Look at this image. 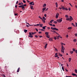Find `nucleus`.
Segmentation results:
<instances>
[{
	"instance_id": "1",
	"label": "nucleus",
	"mask_w": 77,
	"mask_h": 77,
	"mask_svg": "<svg viewBox=\"0 0 77 77\" xmlns=\"http://www.w3.org/2000/svg\"><path fill=\"white\" fill-rule=\"evenodd\" d=\"M64 50H65V48L63 47V46H61V51L63 53H64Z\"/></svg>"
},
{
	"instance_id": "2",
	"label": "nucleus",
	"mask_w": 77,
	"mask_h": 77,
	"mask_svg": "<svg viewBox=\"0 0 77 77\" xmlns=\"http://www.w3.org/2000/svg\"><path fill=\"white\" fill-rule=\"evenodd\" d=\"M57 21L58 23H61V22L62 21V18H61L60 19L57 20Z\"/></svg>"
},
{
	"instance_id": "3",
	"label": "nucleus",
	"mask_w": 77,
	"mask_h": 77,
	"mask_svg": "<svg viewBox=\"0 0 77 77\" xmlns=\"http://www.w3.org/2000/svg\"><path fill=\"white\" fill-rule=\"evenodd\" d=\"M69 19H70V21H71L72 20H73V18H72V17H71V16H69Z\"/></svg>"
},
{
	"instance_id": "4",
	"label": "nucleus",
	"mask_w": 77,
	"mask_h": 77,
	"mask_svg": "<svg viewBox=\"0 0 77 77\" xmlns=\"http://www.w3.org/2000/svg\"><path fill=\"white\" fill-rule=\"evenodd\" d=\"M29 5H35V3L33 2H32L29 3Z\"/></svg>"
},
{
	"instance_id": "5",
	"label": "nucleus",
	"mask_w": 77,
	"mask_h": 77,
	"mask_svg": "<svg viewBox=\"0 0 77 77\" xmlns=\"http://www.w3.org/2000/svg\"><path fill=\"white\" fill-rule=\"evenodd\" d=\"M59 15V13L57 14L56 15V18H58V16Z\"/></svg>"
},
{
	"instance_id": "6",
	"label": "nucleus",
	"mask_w": 77,
	"mask_h": 77,
	"mask_svg": "<svg viewBox=\"0 0 77 77\" xmlns=\"http://www.w3.org/2000/svg\"><path fill=\"white\" fill-rule=\"evenodd\" d=\"M39 23V25H40V26H39L40 27H42V26H43V24H41V23Z\"/></svg>"
},
{
	"instance_id": "7",
	"label": "nucleus",
	"mask_w": 77,
	"mask_h": 77,
	"mask_svg": "<svg viewBox=\"0 0 77 77\" xmlns=\"http://www.w3.org/2000/svg\"><path fill=\"white\" fill-rule=\"evenodd\" d=\"M66 20H67V21H70V19L68 17L66 19Z\"/></svg>"
},
{
	"instance_id": "8",
	"label": "nucleus",
	"mask_w": 77,
	"mask_h": 77,
	"mask_svg": "<svg viewBox=\"0 0 77 77\" xmlns=\"http://www.w3.org/2000/svg\"><path fill=\"white\" fill-rule=\"evenodd\" d=\"M47 6V5H46V4H43V8H44V7H45V6Z\"/></svg>"
},
{
	"instance_id": "9",
	"label": "nucleus",
	"mask_w": 77,
	"mask_h": 77,
	"mask_svg": "<svg viewBox=\"0 0 77 77\" xmlns=\"http://www.w3.org/2000/svg\"><path fill=\"white\" fill-rule=\"evenodd\" d=\"M72 75H73L74 76H76V77H77V75L75 74V73H73L72 74Z\"/></svg>"
},
{
	"instance_id": "10",
	"label": "nucleus",
	"mask_w": 77,
	"mask_h": 77,
	"mask_svg": "<svg viewBox=\"0 0 77 77\" xmlns=\"http://www.w3.org/2000/svg\"><path fill=\"white\" fill-rule=\"evenodd\" d=\"M51 29H52V30H55V28H53V27H51Z\"/></svg>"
},
{
	"instance_id": "11",
	"label": "nucleus",
	"mask_w": 77,
	"mask_h": 77,
	"mask_svg": "<svg viewBox=\"0 0 77 77\" xmlns=\"http://www.w3.org/2000/svg\"><path fill=\"white\" fill-rule=\"evenodd\" d=\"M20 67H19L18 69L17 70V72H19V71H20Z\"/></svg>"
},
{
	"instance_id": "12",
	"label": "nucleus",
	"mask_w": 77,
	"mask_h": 77,
	"mask_svg": "<svg viewBox=\"0 0 77 77\" xmlns=\"http://www.w3.org/2000/svg\"><path fill=\"white\" fill-rule=\"evenodd\" d=\"M68 30H69V29H72V27H69L68 28Z\"/></svg>"
},
{
	"instance_id": "13",
	"label": "nucleus",
	"mask_w": 77,
	"mask_h": 77,
	"mask_svg": "<svg viewBox=\"0 0 77 77\" xmlns=\"http://www.w3.org/2000/svg\"><path fill=\"white\" fill-rule=\"evenodd\" d=\"M71 58H69V62H71Z\"/></svg>"
},
{
	"instance_id": "14",
	"label": "nucleus",
	"mask_w": 77,
	"mask_h": 77,
	"mask_svg": "<svg viewBox=\"0 0 77 77\" xmlns=\"http://www.w3.org/2000/svg\"><path fill=\"white\" fill-rule=\"evenodd\" d=\"M72 25L74 27H75V25L73 23H72Z\"/></svg>"
},
{
	"instance_id": "15",
	"label": "nucleus",
	"mask_w": 77,
	"mask_h": 77,
	"mask_svg": "<svg viewBox=\"0 0 77 77\" xmlns=\"http://www.w3.org/2000/svg\"><path fill=\"white\" fill-rule=\"evenodd\" d=\"M22 8L23 10H24V9H25V8H24V7L23 6V5H22Z\"/></svg>"
},
{
	"instance_id": "16",
	"label": "nucleus",
	"mask_w": 77,
	"mask_h": 77,
	"mask_svg": "<svg viewBox=\"0 0 77 77\" xmlns=\"http://www.w3.org/2000/svg\"><path fill=\"white\" fill-rule=\"evenodd\" d=\"M31 33L32 34V35H34L35 34H36V32H31Z\"/></svg>"
},
{
	"instance_id": "17",
	"label": "nucleus",
	"mask_w": 77,
	"mask_h": 77,
	"mask_svg": "<svg viewBox=\"0 0 77 77\" xmlns=\"http://www.w3.org/2000/svg\"><path fill=\"white\" fill-rule=\"evenodd\" d=\"M49 40L50 41H53V39L51 38H50L49 39Z\"/></svg>"
},
{
	"instance_id": "18",
	"label": "nucleus",
	"mask_w": 77,
	"mask_h": 77,
	"mask_svg": "<svg viewBox=\"0 0 77 77\" xmlns=\"http://www.w3.org/2000/svg\"><path fill=\"white\" fill-rule=\"evenodd\" d=\"M48 45V44H46V45H45V48H47V46Z\"/></svg>"
},
{
	"instance_id": "19",
	"label": "nucleus",
	"mask_w": 77,
	"mask_h": 77,
	"mask_svg": "<svg viewBox=\"0 0 77 77\" xmlns=\"http://www.w3.org/2000/svg\"><path fill=\"white\" fill-rule=\"evenodd\" d=\"M45 34L46 35H48V32H45Z\"/></svg>"
},
{
	"instance_id": "20",
	"label": "nucleus",
	"mask_w": 77,
	"mask_h": 77,
	"mask_svg": "<svg viewBox=\"0 0 77 77\" xmlns=\"http://www.w3.org/2000/svg\"><path fill=\"white\" fill-rule=\"evenodd\" d=\"M59 56H60L61 57H62V56H63V55L61 54L60 53L59 54Z\"/></svg>"
},
{
	"instance_id": "21",
	"label": "nucleus",
	"mask_w": 77,
	"mask_h": 77,
	"mask_svg": "<svg viewBox=\"0 0 77 77\" xmlns=\"http://www.w3.org/2000/svg\"><path fill=\"white\" fill-rule=\"evenodd\" d=\"M42 20L43 23H45V20H43V19H42Z\"/></svg>"
},
{
	"instance_id": "22",
	"label": "nucleus",
	"mask_w": 77,
	"mask_h": 77,
	"mask_svg": "<svg viewBox=\"0 0 77 77\" xmlns=\"http://www.w3.org/2000/svg\"><path fill=\"white\" fill-rule=\"evenodd\" d=\"M43 20H46V18H45V17H43Z\"/></svg>"
},
{
	"instance_id": "23",
	"label": "nucleus",
	"mask_w": 77,
	"mask_h": 77,
	"mask_svg": "<svg viewBox=\"0 0 77 77\" xmlns=\"http://www.w3.org/2000/svg\"><path fill=\"white\" fill-rule=\"evenodd\" d=\"M29 37H30V38H33V35H30L28 36Z\"/></svg>"
},
{
	"instance_id": "24",
	"label": "nucleus",
	"mask_w": 77,
	"mask_h": 77,
	"mask_svg": "<svg viewBox=\"0 0 77 77\" xmlns=\"http://www.w3.org/2000/svg\"><path fill=\"white\" fill-rule=\"evenodd\" d=\"M73 41L74 42H76V41H77V40L76 39H73Z\"/></svg>"
},
{
	"instance_id": "25",
	"label": "nucleus",
	"mask_w": 77,
	"mask_h": 77,
	"mask_svg": "<svg viewBox=\"0 0 77 77\" xmlns=\"http://www.w3.org/2000/svg\"><path fill=\"white\" fill-rule=\"evenodd\" d=\"M53 21H54V20H51L50 21V23H52V22H53Z\"/></svg>"
},
{
	"instance_id": "26",
	"label": "nucleus",
	"mask_w": 77,
	"mask_h": 77,
	"mask_svg": "<svg viewBox=\"0 0 77 77\" xmlns=\"http://www.w3.org/2000/svg\"><path fill=\"white\" fill-rule=\"evenodd\" d=\"M65 17H66V18H69V17H68V15H65Z\"/></svg>"
},
{
	"instance_id": "27",
	"label": "nucleus",
	"mask_w": 77,
	"mask_h": 77,
	"mask_svg": "<svg viewBox=\"0 0 77 77\" xmlns=\"http://www.w3.org/2000/svg\"><path fill=\"white\" fill-rule=\"evenodd\" d=\"M46 37L48 38H50V35H47Z\"/></svg>"
},
{
	"instance_id": "28",
	"label": "nucleus",
	"mask_w": 77,
	"mask_h": 77,
	"mask_svg": "<svg viewBox=\"0 0 77 77\" xmlns=\"http://www.w3.org/2000/svg\"><path fill=\"white\" fill-rule=\"evenodd\" d=\"M54 38L55 40H56V39H57V38L56 36L54 37Z\"/></svg>"
},
{
	"instance_id": "29",
	"label": "nucleus",
	"mask_w": 77,
	"mask_h": 77,
	"mask_svg": "<svg viewBox=\"0 0 77 77\" xmlns=\"http://www.w3.org/2000/svg\"><path fill=\"white\" fill-rule=\"evenodd\" d=\"M45 9H46V8H44L42 9L43 11H45Z\"/></svg>"
},
{
	"instance_id": "30",
	"label": "nucleus",
	"mask_w": 77,
	"mask_h": 77,
	"mask_svg": "<svg viewBox=\"0 0 77 77\" xmlns=\"http://www.w3.org/2000/svg\"><path fill=\"white\" fill-rule=\"evenodd\" d=\"M53 23H55V24H57V22H56V21H54Z\"/></svg>"
},
{
	"instance_id": "31",
	"label": "nucleus",
	"mask_w": 77,
	"mask_h": 77,
	"mask_svg": "<svg viewBox=\"0 0 77 77\" xmlns=\"http://www.w3.org/2000/svg\"><path fill=\"white\" fill-rule=\"evenodd\" d=\"M62 9L63 10H65V8L64 7H62Z\"/></svg>"
},
{
	"instance_id": "32",
	"label": "nucleus",
	"mask_w": 77,
	"mask_h": 77,
	"mask_svg": "<svg viewBox=\"0 0 77 77\" xmlns=\"http://www.w3.org/2000/svg\"><path fill=\"white\" fill-rule=\"evenodd\" d=\"M30 8L31 9H34L33 8V6H31Z\"/></svg>"
},
{
	"instance_id": "33",
	"label": "nucleus",
	"mask_w": 77,
	"mask_h": 77,
	"mask_svg": "<svg viewBox=\"0 0 77 77\" xmlns=\"http://www.w3.org/2000/svg\"><path fill=\"white\" fill-rule=\"evenodd\" d=\"M39 25V24H37L36 25H35L34 26H38Z\"/></svg>"
},
{
	"instance_id": "34",
	"label": "nucleus",
	"mask_w": 77,
	"mask_h": 77,
	"mask_svg": "<svg viewBox=\"0 0 77 77\" xmlns=\"http://www.w3.org/2000/svg\"><path fill=\"white\" fill-rule=\"evenodd\" d=\"M57 39H59V38H60V37L59 36H57Z\"/></svg>"
},
{
	"instance_id": "35",
	"label": "nucleus",
	"mask_w": 77,
	"mask_h": 77,
	"mask_svg": "<svg viewBox=\"0 0 77 77\" xmlns=\"http://www.w3.org/2000/svg\"><path fill=\"white\" fill-rule=\"evenodd\" d=\"M24 32H25V33H26V32H27V30H24Z\"/></svg>"
},
{
	"instance_id": "36",
	"label": "nucleus",
	"mask_w": 77,
	"mask_h": 77,
	"mask_svg": "<svg viewBox=\"0 0 77 77\" xmlns=\"http://www.w3.org/2000/svg\"><path fill=\"white\" fill-rule=\"evenodd\" d=\"M55 30H59V29L56 28H55Z\"/></svg>"
},
{
	"instance_id": "37",
	"label": "nucleus",
	"mask_w": 77,
	"mask_h": 77,
	"mask_svg": "<svg viewBox=\"0 0 77 77\" xmlns=\"http://www.w3.org/2000/svg\"><path fill=\"white\" fill-rule=\"evenodd\" d=\"M75 71L76 73H77V70L76 69H75Z\"/></svg>"
},
{
	"instance_id": "38",
	"label": "nucleus",
	"mask_w": 77,
	"mask_h": 77,
	"mask_svg": "<svg viewBox=\"0 0 77 77\" xmlns=\"http://www.w3.org/2000/svg\"><path fill=\"white\" fill-rule=\"evenodd\" d=\"M38 18H40V19H41V20L42 19V17H41V16H39Z\"/></svg>"
},
{
	"instance_id": "39",
	"label": "nucleus",
	"mask_w": 77,
	"mask_h": 77,
	"mask_svg": "<svg viewBox=\"0 0 77 77\" xmlns=\"http://www.w3.org/2000/svg\"><path fill=\"white\" fill-rule=\"evenodd\" d=\"M70 53L71 54H72V53H74V52H73V51H70Z\"/></svg>"
},
{
	"instance_id": "40",
	"label": "nucleus",
	"mask_w": 77,
	"mask_h": 77,
	"mask_svg": "<svg viewBox=\"0 0 77 77\" xmlns=\"http://www.w3.org/2000/svg\"><path fill=\"white\" fill-rule=\"evenodd\" d=\"M2 76L3 77H6V76H5V75L4 74H3L2 75Z\"/></svg>"
},
{
	"instance_id": "41",
	"label": "nucleus",
	"mask_w": 77,
	"mask_h": 77,
	"mask_svg": "<svg viewBox=\"0 0 77 77\" xmlns=\"http://www.w3.org/2000/svg\"><path fill=\"white\" fill-rule=\"evenodd\" d=\"M60 44H61L62 46H63V43L62 42H61Z\"/></svg>"
},
{
	"instance_id": "42",
	"label": "nucleus",
	"mask_w": 77,
	"mask_h": 77,
	"mask_svg": "<svg viewBox=\"0 0 77 77\" xmlns=\"http://www.w3.org/2000/svg\"><path fill=\"white\" fill-rule=\"evenodd\" d=\"M43 29H44V30L45 29V28L44 26L42 27Z\"/></svg>"
},
{
	"instance_id": "43",
	"label": "nucleus",
	"mask_w": 77,
	"mask_h": 77,
	"mask_svg": "<svg viewBox=\"0 0 77 77\" xmlns=\"http://www.w3.org/2000/svg\"><path fill=\"white\" fill-rule=\"evenodd\" d=\"M55 57H59V55H56L54 56Z\"/></svg>"
},
{
	"instance_id": "44",
	"label": "nucleus",
	"mask_w": 77,
	"mask_h": 77,
	"mask_svg": "<svg viewBox=\"0 0 77 77\" xmlns=\"http://www.w3.org/2000/svg\"><path fill=\"white\" fill-rule=\"evenodd\" d=\"M29 35H32V33H31V32H29Z\"/></svg>"
},
{
	"instance_id": "45",
	"label": "nucleus",
	"mask_w": 77,
	"mask_h": 77,
	"mask_svg": "<svg viewBox=\"0 0 77 77\" xmlns=\"http://www.w3.org/2000/svg\"><path fill=\"white\" fill-rule=\"evenodd\" d=\"M23 6V5H20L19 6V8H22V6Z\"/></svg>"
},
{
	"instance_id": "46",
	"label": "nucleus",
	"mask_w": 77,
	"mask_h": 77,
	"mask_svg": "<svg viewBox=\"0 0 77 77\" xmlns=\"http://www.w3.org/2000/svg\"><path fill=\"white\" fill-rule=\"evenodd\" d=\"M72 50L73 51H75V49H74V48L72 49Z\"/></svg>"
},
{
	"instance_id": "47",
	"label": "nucleus",
	"mask_w": 77,
	"mask_h": 77,
	"mask_svg": "<svg viewBox=\"0 0 77 77\" xmlns=\"http://www.w3.org/2000/svg\"><path fill=\"white\" fill-rule=\"evenodd\" d=\"M35 38H38V35H35Z\"/></svg>"
},
{
	"instance_id": "48",
	"label": "nucleus",
	"mask_w": 77,
	"mask_h": 77,
	"mask_svg": "<svg viewBox=\"0 0 77 77\" xmlns=\"http://www.w3.org/2000/svg\"><path fill=\"white\" fill-rule=\"evenodd\" d=\"M62 69L63 70V71H64V68H63V67H62Z\"/></svg>"
},
{
	"instance_id": "49",
	"label": "nucleus",
	"mask_w": 77,
	"mask_h": 77,
	"mask_svg": "<svg viewBox=\"0 0 77 77\" xmlns=\"http://www.w3.org/2000/svg\"><path fill=\"white\" fill-rule=\"evenodd\" d=\"M23 5V6H27V5H26V4Z\"/></svg>"
},
{
	"instance_id": "50",
	"label": "nucleus",
	"mask_w": 77,
	"mask_h": 77,
	"mask_svg": "<svg viewBox=\"0 0 77 77\" xmlns=\"http://www.w3.org/2000/svg\"><path fill=\"white\" fill-rule=\"evenodd\" d=\"M17 15H18L17 14L14 13V15H15V16H16Z\"/></svg>"
},
{
	"instance_id": "51",
	"label": "nucleus",
	"mask_w": 77,
	"mask_h": 77,
	"mask_svg": "<svg viewBox=\"0 0 77 77\" xmlns=\"http://www.w3.org/2000/svg\"><path fill=\"white\" fill-rule=\"evenodd\" d=\"M18 1H17L16 3V5H17V4H18Z\"/></svg>"
},
{
	"instance_id": "52",
	"label": "nucleus",
	"mask_w": 77,
	"mask_h": 77,
	"mask_svg": "<svg viewBox=\"0 0 77 77\" xmlns=\"http://www.w3.org/2000/svg\"><path fill=\"white\" fill-rule=\"evenodd\" d=\"M66 77H72V76H66Z\"/></svg>"
},
{
	"instance_id": "53",
	"label": "nucleus",
	"mask_w": 77,
	"mask_h": 77,
	"mask_svg": "<svg viewBox=\"0 0 77 77\" xmlns=\"http://www.w3.org/2000/svg\"><path fill=\"white\" fill-rule=\"evenodd\" d=\"M75 26H76V27H77V23L75 22Z\"/></svg>"
},
{
	"instance_id": "54",
	"label": "nucleus",
	"mask_w": 77,
	"mask_h": 77,
	"mask_svg": "<svg viewBox=\"0 0 77 77\" xmlns=\"http://www.w3.org/2000/svg\"><path fill=\"white\" fill-rule=\"evenodd\" d=\"M52 26H53V27H56V26H55V25H54V24H53V25H52Z\"/></svg>"
},
{
	"instance_id": "55",
	"label": "nucleus",
	"mask_w": 77,
	"mask_h": 77,
	"mask_svg": "<svg viewBox=\"0 0 77 77\" xmlns=\"http://www.w3.org/2000/svg\"><path fill=\"white\" fill-rule=\"evenodd\" d=\"M23 2L24 3H26V1L24 0H23Z\"/></svg>"
},
{
	"instance_id": "56",
	"label": "nucleus",
	"mask_w": 77,
	"mask_h": 77,
	"mask_svg": "<svg viewBox=\"0 0 77 77\" xmlns=\"http://www.w3.org/2000/svg\"><path fill=\"white\" fill-rule=\"evenodd\" d=\"M65 9L66 10V11H68V9L67 8H65Z\"/></svg>"
},
{
	"instance_id": "57",
	"label": "nucleus",
	"mask_w": 77,
	"mask_h": 77,
	"mask_svg": "<svg viewBox=\"0 0 77 77\" xmlns=\"http://www.w3.org/2000/svg\"><path fill=\"white\" fill-rule=\"evenodd\" d=\"M35 30H36L37 32H38V30L36 28H35Z\"/></svg>"
},
{
	"instance_id": "58",
	"label": "nucleus",
	"mask_w": 77,
	"mask_h": 77,
	"mask_svg": "<svg viewBox=\"0 0 77 77\" xmlns=\"http://www.w3.org/2000/svg\"><path fill=\"white\" fill-rule=\"evenodd\" d=\"M44 16H45V17H47V14H44Z\"/></svg>"
},
{
	"instance_id": "59",
	"label": "nucleus",
	"mask_w": 77,
	"mask_h": 77,
	"mask_svg": "<svg viewBox=\"0 0 77 77\" xmlns=\"http://www.w3.org/2000/svg\"><path fill=\"white\" fill-rule=\"evenodd\" d=\"M69 11H71V8H69Z\"/></svg>"
},
{
	"instance_id": "60",
	"label": "nucleus",
	"mask_w": 77,
	"mask_h": 77,
	"mask_svg": "<svg viewBox=\"0 0 77 77\" xmlns=\"http://www.w3.org/2000/svg\"><path fill=\"white\" fill-rule=\"evenodd\" d=\"M18 6L17 5H16L15 6V8H17Z\"/></svg>"
},
{
	"instance_id": "61",
	"label": "nucleus",
	"mask_w": 77,
	"mask_h": 77,
	"mask_svg": "<svg viewBox=\"0 0 77 77\" xmlns=\"http://www.w3.org/2000/svg\"><path fill=\"white\" fill-rule=\"evenodd\" d=\"M75 53H76L77 54V50H75Z\"/></svg>"
},
{
	"instance_id": "62",
	"label": "nucleus",
	"mask_w": 77,
	"mask_h": 77,
	"mask_svg": "<svg viewBox=\"0 0 77 77\" xmlns=\"http://www.w3.org/2000/svg\"><path fill=\"white\" fill-rule=\"evenodd\" d=\"M19 5H21V3H19Z\"/></svg>"
},
{
	"instance_id": "63",
	"label": "nucleus",
	"mask_w": 77,
	"mask_h": 77,
	"mask_svg": "<svg viewBox=\"0 0 77 77\" xmlns=\"http://www.w3.org/2000/svg\"><path fill=\"white\" fill-rule=\"evenodd\" d=\"M55 4H56V5H57V2H56V3H55Z\"/></svg>"
},
{
	"instance_id": "64",
	"label": "nucleus",
	"mask_w": 77,
	"mask_h": 77,
	"mask_svg": "<svg viewBox=\"0 0 77 77\" xmlns=\"http://www.w3.org/2000/svg\"><path fill=\"white\" fill-rule=\"evenodd\" d=\"M75 36H77V34H75Z\"/></svg>"
}]
</instances>
